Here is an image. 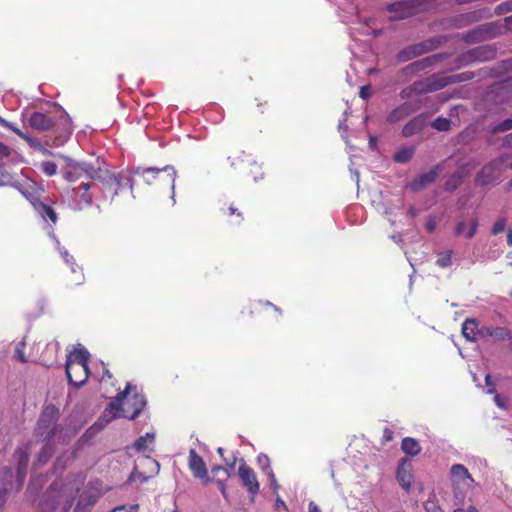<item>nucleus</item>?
<instances>
[{
  "label": "nucleus",
  "instance_id": "11",
  "mask_svg": "<svg viewBox=\"0 0 512 512\" xmlns=\"http://www.w3.org/2000/svg\"><path fill=\"white\" fill-rule=\"evenodd\" d=\"M189 468L195 478L203 480L205 484L210 481L206 464L194 449L189 451Z\"/></svg>",
  "mask_w": 512,
  "mask_h": 512
},
{
  "label": "nucleus",
  "instance_id": "4",
  "mask_svg": "<svg viewBox=\"0 0 512 512\" xmlns=\"http://www.w3.org/2000/svg\"><path fill=\"white\" fill-rule=\"evenodd\" d=\"M453 493L458 503L464 500L466 493L473 488L474 479L462 464H454L450 470Z\"/></svg>",
  "mask_w": 512,
  "mask_h": 512
},
{
  "label": "nucleus",
  "instance_id": "41",
  "mask_svg": "<svg viewBox=\"0 0 512 512\" xmlns=\"http://www.w3.org/2000/svg\"><path fill=\"white\" fill-rule=\"evenodd\" d=\"M506 227V220L504 218H500L498 219L493 227H492V233L493 234H499L500 232H502Z\"/></svg>",
  "mask_w": 512,
  "mask_h": 512
},
{
  "label": "nucleus",
  "instance_id": "28",
  "mask_svg": "<svg viewBox=\"0 0 512 512\" xmlns=\"http://www.w3.org/2000/svg\"><path fill=\"white\" fill-rule=\"evenodd\" d=\"M424 126V119L421 117H415L410 120L402 129V134L405 137L414 135L415 133L422 130Z\"/></svg>",
  "mask_w": 512,
  "mask_h": 512
},
{
  "label": "nucleus",
  "instance_id": "35",
  "mask_svg": "<svg viewBox=\"0 0 512 512\" xmlns=\"http://www.w3.org/2000/svg\"><path fill=\"white\" fill-rule=\"evenodd\" d=\"M452 263V251H447L439 255L436 264L439 267L445 268L450 266Z\"/></svg>",
  "mask_w": 512,
  "mask_h": 512
},
{
  "label": "nucleus",
  "instance_id": "50",
  "mask_svg": "<svg viewBox=\"0 0 512 512\" xmlns=\"http://www.w3.org/2000/svg\"><path fill=\"white\" fill-rule=\"evenodd\" d=\"M453 512H479L474 506L468 508H457Z\"/></svg>",
  "mask_w": 512,
  "mask_h": 512
},
{
  "label": "nucleus",
  "instance_id": "48",
  "mask_svg": "<svg viewBox=\"0 0 512 512\" xmlns=\"http://www.w3.org/2000/svg\"><path fill=\"white\" fill-rule=\"evenodd\" d=\"M485 382H486V385L489 387V390H488V393H494L495 392V388H494V385L491 381V376L490 375H486L485 377Z\"/></svg>",
  "mask_w": 512,
  "mask_h": 512
},
{
  "label": "nucleus",
  "instance_id": "36",
  "mask_svg": "<svg viewBox=\"0 0 512 512\" xmlns=\"http://www.w3.org/2000/svg\"><path fill=\"white\" fill-rule=\"evenodd\" d=\"M257 463L258 465L260 466V468L262 469V471L265 473V474H268V471L269 470H272L271 469V463H270V459L267 455L265 454H260L258 455L257 457Z\"/></svg>",
  "mask_w": 512,
  "mask_h": 512
},
{
  "label": "nucleus",
  "instance_id": "59",
  "mask_svg": "<svg viewBox=\"0 0 512 512\" xmlns=\"http://www.w3.org/2000/svg\"><path fill=\"white\" fill-rule=\"evenodd\" d=\"M506 7L508 10H512V0H508L505 3L501 4L498 8Z\"/></svg>",
  "mask_w": 512,
  "mask_h": 512
},
{
  "label": "nucleus",
  "instance_id": "32",
  "mask_svg": "<svg viewBox=\"0 0 512 512\" xmlns=\"http://www.w3.org/2000/svg\"><path fill=\"white\" fill-rule=\"evenodd\" d=\"M492 338L496 341H502L510 338V331L504 327H493Z\"/></svg>",
  "mask_w": 512,
  "mask_h": 512
},
{
  "label": "nucleus",
  "instance_id": "64",
  "mask_svg": "<svg viewBox=\"0 0 512 512\" xmlns=\"http://www.w3.org/2000/svg\"><path fill=\"white\" fill-rule=\"evenodd\" d=\"M37 150H39L40 152H42L43 154L45 155H48L50 154V151L47 150L45 147H43L42 145H40V148H37Z\"/></svg>",
  "mask_w": 512,
  "mask_h": 512
},
{
  "label": "nucleus",
  "instance_id": "38",
  "mask_svg": "<svg viewBox=\"0 0 512 512\" xmlns=\"http://www.w3.org/2000/svg\"><path fill=\"white\" fill-rule=\"evenodd\" d=\"M24 349H25V343L24 342H19L16 345V348H15V355L14 356H15V358L17 360H19L22 363L27 362V358L25 356Z\"/></svg>",
  "mask_w": 512,
  "mask_h": 512
},
{
  "label": "nucleus",
  "instance_id": "19",
  "mask_svg": "<svg viewBox=\"0 0 512 512\" xmlns=\"http://www.w3.org/2000/svg\"><path fill=\"white\" fill-rule=\"evenodd\" d=\"M144 463L147 465V467L150 468L151 474L148 476H145L143 473L138 472L137 470H134L129 477L130 482L140 481V483H143V482L147 481L150 477H152L153 474H157L159 472L160 465L156 460H154L150 457H146L144 459Z\"/></svg>",
  "mask_w": 512,
  "mask_h": 512
},
{
  "label": "nucleus",
  "instance_id": "33",
  "mask_svg": "<svg viewBox=\"0 0 512 512\" xmlns=\"http://www.w3.org/2000/svg\"><path fill=\"white\" fill-rule=\"evenodd\" d=\"M462 181V175L460 173L453 174L446 182L445 187L449 191L455 190Z\"/></svg>",
  "mask_w": 512,
  "mask_h": 512
},
{
  "label": "nucleus",
  "instance_id": "8",
  "mask_svg": "<svg viewBox=\"0 0 512 512\" xmlns=\"http://www.w3.org/2000/svg\"><path fill=\"white\" fill-rule=\"evenodd\" d=\"M126 402H122L121 410L122 415L129 419L136 418L146 405V400L143 395L137 393L136 387L130 388V393L126 396Z\"/></svg>",
  "mask_w": 512,
  "mask_h": 512
},
{
  "label": "nucleus",
  "instance_id": "31",
  "mask_svg": "<svg viewBox=\"0 0 512 512\" xmlns=\"http://www.w3.org/2000/svg\"><path fill=\"white\" fill-rule=\"evenodd\" d=\"M450 125V120L443 117L436 118L431 124V126L438 131H448L450 129Z\"/></svg>",
  "mask_w": 512,
  "mask_h": 512
},
{
  "label": "nucleus",
  "instance_id": "1",
  "mask_svg": "<svg viewBox=\"0 0 512 512\" xmlns=\"http://www.w3.org/2000/svg\"><path fill=\"white\" fill-rule=\"evenodd\" d=\"M84 478L81 475L71 476L65 483H54L46 493V506L59 510V512H68L72 506V500L79 492Z\"/></svg>",
  "mask_w": 512,
  "mask_h": 512
},
{
  "label": "nucleus",
  "instance_id": "43",
  "mask_svg": "<svg viewBox=\"0 0 512 512\" xmlns=\"http://www.w3.org/2000/svg\"><path fill=\"white\" fill-rule=\"evenodd\" d=\"M493 327L483 326L479 328L478 333L481 337H492Z\"/></svg>",
  "mask_w": 512,
  "mask_h": 512
},
{
  "label": "nucleus",
  "instance_id": "58",
  "mask_svg": "<svg viewBox=\"0 0 512 512\" xmlns=\"http://www.w3.org/2000/svg\"><path fill=\"white\" fill-rule=\"evenodd\" d=\"M377 143V138L375 136H370L369 138V145L371 149H374Z\"/></svg>",
  "mask_w": 512,
  "mask_h": 512
},
{
  "label": "nucleus",
  "instance_id": "21",
  "mask_svg": "<svg viewBox=\"0 0 512 512\" xmlns=\"http://www.w3.org/2000/svg\"><path fill=\"white\" fill-rule=\"evenodd\" d=\"M415 107L411 103H404L401 106L395 108L391 113L387 116V121L389 123H395L403 120L408 115L415 111Z\"/></svg>",
  "mask_w": 512,
  "mask_h": 512
},
{
  "label": "nucleus",
  "instance_id": "40",
  "mask_svg": "<svg viewBox=\"0 0 512 512\" xmlns=\"http://www.w3.org/2000/svg\"><path fill=\"white\" fill-rule=\"evenodd\" d=\"M139 506L137 504L133 505H121L118 507H115L110 512H138Z\"/></svg>",
  "mask_w": 512,
  "mask_h": 512
},
{
  "label": "nucleus",
  "instance_id": "16",
  "mask_svg": "<svg viewBox=\"0 0 512 512\" xmlns=\"http://www.w3.org/2000/svg\"><path fill=\"white\" fill-rule=\"evenodd\" d=\"M29 124L35 130L46 131L54 126V121L44 113L34 112L29 118Z\"/></svg>",
  "mask_w": 512,
  "mask_h": 512
},
{
  "label": "nucleus",
  "instance_id": "27",
  "mask_svg": "<svg viewBox=\"0 0 512 512\" xmlns=\"http://www.w3.org/2000/svg\"><path fill=\"white\" fill-rule=\"evenodd\" d=\"M154 440H155V434L147 432L144 436L139 437L135 441L134 447L136 448V450L142 451V452L151 451L152 446L154 444Z\"/></svg>",
  "mask_w": 512,
  "mask_h": 512
},
{
  "label": "nucleus",
  "instance_id": "57",
  "mask_svg": "<svg viewBox=\"0 0 512 512\" xmlns=\"http://www.w3.org/2000/svg\"><path fill=\"white\" fill-rule=\"evenodd\" d=\"M9 182V176L1 173L0 185H6Z\"/></svg>",
  "mask_w": 512,
  "mask_h": 512
},
{
  "label": "nucleus",
  "instance_id": "26",
  "mask_svg": "<svg viewBox=\"0 0 512 512\" xmlns=\"http://www.w3.org/2000/svg\"><path fill=\"white\" fill-rule=\"evenodd\" d=\"M402 451L409 456H416L421 452L418 441L412 437H405L401 443Z\"/></svg>",
  "mask_w": 512,
  "mask_h": 512
},
{
  "label": "nucleus",
  "instance_id": "45",
  "mask_svg": "<svg viewBox=\"0 0 512 512\" xmlns=\"http://www.w3.org/2000/svg\"><path fill=\"white\" fill-rule=\"evenodd\" d=\"M216 484H217L218 489L220 490L221 494L223 495V497L227 500L228 499V494H227V491H226V485H225L224 481L223 480H217Z\"/></svg>",
  "mask_w": 512,
  "mask_h": 512
},
{
  "label": "nucleus",
  "instance_id": "23",
  "mask_svg": "<svg viewBox=\"0 0 512 512\" xmlns=\"http://www.w3.org/2000/svg\"><path fill=\"white\" fill-rule=\"evenodd\" d=\"M437 175L438 174H437L436 170H430V171L420 175L418 178L414 179L411 182L410 187L414 191L420 190L427 184L434 182L435 179L437 178Z\"/></svg>",
  "mask_w": 512,
  "mask_h": 512
},
{
  "label": "nucleus",
  "instance_id": "29",
  "mask_svg": "<svg viewBox=\"0 0 512 512\" xmlns=\"http://www.w3.org/2000/svg\"><path fill=\"white\" fill-rule=\"evenodd\" d=\"M89 188L90 184L88 182H83L76 191V194L80 196V202L78 203L79 209L89 206L92 203L91 195L86 193Z\"/></svg>",
  "mask_w": 512,
  "mask_h": 512
},
{
  "label": "nucleus",
  "instance_id": "22",
  "mask_svg": "<svg viewBox=\"0 0 512 512\" xmlns=\"http://www.w3.org/2000/svg\"><path fill=\"white\" fill-rule=\"evenodd\" d=\"M477 227L478 221L476 219H472L469 225H467L464 221H459L455 227V235H465L468 239H470L475 235Z\"/></svg>",
  "mask_w": 512,
  "mask_h": 512
},
{
  "label": "nucleus",
  "instance_id": "47",
  "mask_svg": "<svg viewBox=\"0 0 512 512\" xmlns=\"http://www.w3.org/2000/svg\"><path fill=\"white\" fill-rule=\"evenodd\" d=\"M494 402H495V404H496L499 408H501V409H505V408H506V403H505V401H504V400H503V399H502L498 394H496V395L494 396Z\"/></svg>",
  "mask_w": 512,
  "mask_h": 512
},
{
  "label": "nucleus",
  "instance_id": "7",
  "mask_svg": "<svg viewBox=\"0 0 512 512\" xmlns=\"http://www.w3.org/2000/svg\"><path fill=\"white\" fill-rule=\"evenodd\" d=\"M161 172L167 173L168 181H169L171 191H172L171 198H172L173 202H175V181H176L177 173L173 166L167 165L162 169L152 168V167L151 168L138 167L135 170H133L134 175H140L144 179V181L149 185H151L153 183V181L158 177V175Z\"/></svg>",
  "mask_w": 512,
  "mask_h": 512
},
{
  "label": "nucleus",
  "instance_id": "12",
  "mask_svg": "<svg viewBox=\"0 0 512 512\" xmlns=\"http://www.w3.org/2000/svg\"><path fill=\"white\" fill-rule=\"evenodd\" d=\"M416 0H401L390 4L388 11L394 19H405L415 13Z\"/></svg>",
  "mask_w": 512,
  "mask_h": 512
},
{
  "label": "nucleus",
  "instance_id": "2",
  "mask_svg": "<svg viewBox=\"0 0 512 512\" xmlns=\"http://www.w3.org/2000/svg\"><path fill=\"white\" fill-rule=\"evenodd\" d=\"M89 356L87 349L79 344L67 357L66 375L69 382L75 387L82 386L89 377Z\"/></svg>",
  "mask_w": 512,
  "mask_h": 512
},
{
  "label": "nucleus",
  "instance_id": "18",
  "mask_svg": "<svg viewBox=\"0 0 512 512\" xmlns=\"http://www.w3.org/2000/svg\"><path fill=\"white\" fill-rule=\"evenodd\" d=\"M397 480L406 491H409L412 481L411 465L405 459H403L398 466Z\"/></svg>",
  "mask_w": 512,
  "mask_h": 512
},
{
  "label": "nucleus",
  "instance_id": "44",
  "mask_svg": "<svg viewBox=\"0 0 512 512\" xmlns=\"http://www.w3.org/2000/svg\"><path fill=\"white\" fill-rule=\"evenodd\" d=\"M267 476L270 479V485H271L272 489L274 491H277L279 489V485L277 483L274 472L272 470H269Z\"/></svg>",
  "mask_w": 512,
  "mask_h": 512
},
{
  "label": "nucleus",
  "instance_id": "56",
  "mask_svg": "<svg viewBox=\"0 0 512 512\" xmlns=\"http://www.w3.org/2000/svg\"><path fill=\"white\" fill-rule=\"evenodd\" d=\"M5 501H6V491L0 490V508L3 506Z\"/></svg>",
  "mask_w": 512,
  "mask_h": 512
},
{
  "label": "nucleus",
  "instance_id": "63",
  "mask_svg": "<svg viewBox=\"0 0 512 512\" xmlns=\"http://www.w3.org/2000/svg\"><path fill=\"white\" fill-rule=\"evenodd\" d=\"M24 196L31 202V199H38L37 197H35L34 195H32L31 193H27V192H23Z\"/></svg>",
  "mask_w": 512,
  "mask_h": 512
},
{
  "label": "nucleus",
  "instance_id": "49",
  "mask_svg": "<svg viewBox=\"0 0 512 512\" xmlns=\"http://www.w3.org/2000/svg\"><path fill=\"white\" fill-rule=\"evenodd\" d=\"M370 93H369V86H363L361 87V90H360V97L362 99H367L369 97Z\"/></svg>",
  "mask_w": 512,
  "mask_h": 512
},
{
  "label": "nucleus",
  "instance_id": "13",
  "mask_svg": "<svg viewBox=\"0 0 512 512\" xmlns=\"http://www.w3.org/2000/svg\"><path fill=\"white\" fill-rule=\"evenodd\" d=\"M131 384L128 383L125 387V390L118 394L113 401L109 404V406L104 410L102 414V419L107 423L113 419H115L119 412L121 411L122 401L126 398L127 394L130 393Z\"/></svg>",
  "mask_w": 512,
  "mask_h": 512
},
{
  "label": "nucleus",
  "instance_id": "17",
  "mask_svg": "<svg viewBox=\"0 0 512 512\" xmlns=\"http://www.w3.org/2000/svg\"><path fill=\"white\" fill-rule=\"evenodd\" d=\"M431 49H432V45L427 44V43L413 45L411 47H408V48L402 50L399 53L398 58L401 61H408V60H411L419 55H422V54L428 52Z\"/></svg>",
  "mask_w": 512,
  "mask_h": 512
},
{
  "label": "nucleus",
  "instance_id": "5",
  "mask_svg": "<svg viewBox=\"0 0 512 512\" xmlns=\"http://www.w3.org/2000/svg\"><path fill=\"white\" fill-rule=\"evenodd\" d=\"M59 410L54 406H47L37 423L36 436L40 439L52 440L57 431Z\"/></svg>",
  "mask_w": 512,
  "mask_h": 512
},
{
  "label": "nucleus",
  "instance_id": "39",
  "mask_svg": "<svg viewBox=\"0 0 512 512\" xmlns=\"http://www.w3.org/2000/svg\"><path fill=\"white\" fill-rule=\"evenodd\" d=\"M59 249V252H60V255L61 257L63 258V260L67 263V264H70L71 265V271L73 273L76 272V269H75V266H74V258L72 255L69 254V252L63 248H60L58 247Z\"/></svg>",
  "mask_w": 512,
  "mask_h": 512
},
{
  "label": "nucleus",
  "instance_id": "6",
  "mask_svg": "<svg viewBox=\"0 0 512 512\" xmlns=\"http://www.w3.org/2000/svg\"><path fill=\"white\" fill-rule=\"evenodd\" d=\"M103 492L100 482H90L79 495L74 512H89Z\"/></svg>",
  "mask_w": 512,
  "mask_h": 512
},
{
  "label": "nucleus",
  "instance_id": "42",
  "mask_svg": "<svg viewBox=\"0 0 512 512\" xmlns=\"http://www.w3.org/2000/svg\"><path fill=\"white\" fill-rule=\"evenodd\" d=\"M0 122H1L4 126H6V127H8L9 129H11L13 132H15V133H16L18 136H20L21 138H23V139H24V138H27V135H26L25 133H23L20 129H18L17 127H15L14 125H12V124H10V123H8L7 121L2 120V119L0 120Z\"/></svg>",
  "mask_w": 512,
  "mask_h": 512
},
{
  "label": "nucleus",
  "instance_id": "30",
  "mask_svg": "<svg viewBox=\"0 0 512 512\" xmlns=\"http://www.w3.org/2000/svg\"><path fill=\"white\" fill-rule=\"evenodd\" d=\"M414 154L413 147H404L394 154V160L398 163L408 162Z\"/></svg>",
  "mask_w": 512,
  "mask_h": 512
},
{
  "label": "nucleus",
  "instance_id": "53",
  "mask_svg": "<svg viewBox=\"0 0 512 512\" xmlns=\"http://www.w3.org/2000/svg\"><path fill=\"white\" fill-rule=\"evenodd\" d=\"M504 145L507 147H512V132L505 137Z\"/></svg>",
  "mask_w": 512,
  "mask_h": 512
},
{
  "label": "nucleus",
  "instance_id": "62",
  "mask_svg": "<svg viewBox=\"0 0 512 512\" xmlns=\"http://www.w3.org/2000/svg\"><path fill=\"white\" fill-rule=\"evenodd\" d=\"M507 244L509 246H512V228L509 229L507 234Z\"/></svg>",
  "mask_w": 512,
  "mask_h": 512
},
{
  "label": "nucleus",
  "instance_id": "3",
  "mask_svg": "<svg viewBox=\"0 0 512 512\" xmlns=\"http://www.w3.org/2000/svg\"><path fill=\"white\" fill-rule=\"evenodd\" d=\"M64 161L65 166L62 168L63 177L74 182L81 178L96 179L99 177L100 170L86 162H77L70 157L59 155Z\"/></svg>",
  "mask_w": 512,
  "mask_h": 512
},
{
  "label": "nucleus",
  "instance_id": "61",
  "mask_svg": "<svg viewBox=\"0 0 512 512\" xmlns=\"http://www.w3.org/2000/svg\"><path fill=\"white\" fill-rule=\"evenodd\" d=\"M276 506L283 507L284 509L287 508L285 502L280 497L276 499Z\"/></svg>",
  "mask_w": 512,
  "mask_h": 512
},
{
  "label": "nucleus",
  "instance_id": "25",
  "mask_svg": "<svg viewBox=\"0 0 512 512\" xmlns=\"http://www.w3.org/2000/svg\"><path fill=\"white\" fill-rule=\"evenodd\" d=\"M479 327L474 319H466L462 325V334L468 341H476Z\"/></svg>",
  "mask_w": 512,
  "mask_h": 512
},
{
  "label": "nucleus",
  "instance_id": "14",
  "mask_svg": "<svg viewBox=\"0 0 512 512\" xmlns=\"http://www.w3.org/2000/svg\"><path fill=\"white\" fill-rule=\"evenodd\" d=\"M472 77L473 74L471 72H463L450 76H440L432 82L431 86L433 90H438L444 88L445 86L451 83H458L470 80Z\"/></svg>",
  "mask_w": 512,
  "mask_h": 512
},
{
  "label": "nucleus",
  "instance_id": "55",
  "mask_svg": "<svg viewBox=\"0 0 512 512\" xmlns=\"http://www.w3.org/2000/svg\"><path fill=\"white\" fill-rule=\"evenodd\" d=\"M436 227V223L434 221H428L426 223V229L428 232H432Z\"/></svg>",
  "mask_w": 512,
  "mask_h": 512
},
{
  "label": "nucleus",
  "instance_id": "20",
  "mask_svg": "<svg viewBox=\"0 0 512 512\" xmlns=\"http://www.w3.org/2000/svg\"><path fill=\"white\" fill-rule=\"evenodd\" d=\"M31 204L44 220L49 219L53 224L57 222V214L49 205L40 199H31Z\"/></svg>",
  "mask_w": 512,
  "mask_h": 512
},
{
  "label": "nucleus",
  "instance_id": "34",
  "mask_svg": "<svg viewBox=\"0 0 512 512\" xmlns=\"http://www.w3.org/2000/svg\"><path fill=\"white\" fill-rule=\"evenodd\" d=\"M40 169L47 176H53L57 173V165L52 161H44L40 165Z\"/></svg>",
  "mask_w": 512,
  "mask_h": 512
},
{
  "label": "nucleus",
  "instance_id": "52",
  "mask_svg": "<svg viewBox=\"0 0 512 512\" xmlns=\"http://www.w3.org/2000/svg\"><path fill=\"white\" fill-rule=\"evenodd\" d=\"M69 135H70V132H68V133H67V135H66L63 139H58V138H56V139L54 140V145H56V146L63 145V143L67 140V138L69 137Z\"/></svg>",
  "mask_w": 512,
  "mask_h": 512
},
{
  "label": "nucleus",
  "instance_id": "15",
  "mask_svg": "<svg viewBox=\"0 0 512 512\" xmlns=\"http://www.w3.org/2000/svg\"><path fill=\"white\" fill-rule=\"evenodd\" d=\"M32 443L26 448H18L14 453V458L17 460V478L22 483L27 470L29 461V450H31Z\"/></svg>",
  "mask_w": 512,
  "mask_h": 512
},
{
  "label": "nucleus",
  "instance_id": "54",
  "mask_svg": "<svg viewBox=\"0 0 512 512\" xmlns=\"http://www.w3.org/2000/svg\"><path fill=\"white\" fill-rule=\"evenodd\" d=\"M308 512H320V509H319V507L313 501H311L309 503V510H308Z\"/></svg>",
  "mask_w": 512,
  "mask_h": 512
},
{
  "label": "nucleus",
  "instance_id": "10",
  "mask_svg": "<svg viewBox=\"0 0 512 512\" xmlns=\"http://www.w3.org/2000/svg\"><path fill=\"white\" fill-rule=\"evenodd\" d=\"M502 162L495 160L485 165L477 174L476 183L480 186H486L498 178Z\"/></svg>",
  "mask_w": 512,
  "mask_h": 512
},
{
  "label": "nucleus",
  "instance_id": "37",
  "mask_svg": "<svg viewBox=\"0 0 512 512\" xmlns=\"http://www.w3.org/2000/svg\"><path fill=\"white\" fill-rule=\"evenodd\" d=\"M510 129H512V118L506 119V120L502 121L501 123H499L498 125L494 126L492 129V132L493 133L505 132Z\"/></svg>",
  "mask_w": 512,
  "mask_h": 512
},
{
  "label": "nucleus",
  "instance_id": "51",
  "mask_svg": "<svg viewBox=\"0 0 512 512\" xmlns=\"http://www.w3.org/2000/svg\"><path fill=\"white\" fill-rule=\"evenodd\" d=\"M218 471H224L226 473L227 477L230 476L229 470L226 468H223L222 466H216V467L212 468L213 473H216Z\"/></svg>",
  "mask_w": 512,
  "mask_h": 512
},
{
  "label": "nucleus",
  "instance_id": "9",
  "mask_svg": "<svg viewBox=\"0 0 512 512\" xmlns=\"http://www.w3.org/2000/svg\"><path fill=\"white\" fill-rule=\"evenodd\" d=\"M240 462L241 464L238 468V476L246 490L251 495L255 496L260 489V484L257 480L256 473L246 464L243 459H241Z\"/></svg>",
  "mask_w": 512,
  "mask_h": 512
},
{
  "label": "nucleus",
  "instance_id": "60",
  "mask_svg": "<svg viewBox=\"0 0 512 512\" xmlns=\"http://www.w3.org/2000/svg\"><path fill=\"white\" fill-rule=\"evenodd\" d=\"M505 24L507 26V29L512 31V16L505 18Z\"/></svg>",
  "mask_w": 512,
  "mask_h": 512
},
{
  "label": "nucleus",
  "instance_id": "46",
  "mask_svg": "<svg viewBox=\"0 0 512 512\" xmlns=\"http://www.w3.org/2000/svg\"><path fill=\"white\" fill-rule=\"evenodd\" d=\"M24 140L35 149L40 148L41 143L37 141L36 139H33L27 135V138H24Z\"/></svg>",
  "mask_w": 512,
  "mask_h": 512
},
{
  "label": "nucleus",
  "instance_id": "24",
  "mask_svg": "<svg viewBox=\"0 0 512 512\" xmlns=\"http://www.w3.org/2000/svg\"><path fill=\"white\" fill-rule=\"evenodd\" d=\"M42 442V447L40 452L37 455V463L43 465L48 462L51 456L54 453V445L52 440L48 439H40Z\"/></svg>",
  "mask_w": 512,
  "mask_h": 512
}]
</instances>
